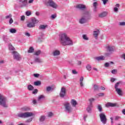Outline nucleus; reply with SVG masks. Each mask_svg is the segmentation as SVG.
<instances>
[{"label":"nucleus","instance_id":"f257e3e1","mask_svg":"<svg viewBox=\"0 0 125 125\" xmlns=\"http://www.w3.org/2000/svg\"><path fill=\"white\" fill-rule=\"evenodd\" d=\"M60 40L61 44L64 46L66 45H73L74 42L67 34L63 33L60 35Z\"/></svg>","mask_w":125,"mask_h":125},{"label":"nucleus","instance_id":"f03ea898","mask_svg":"<svg viewBox=\"0 0 125 125\" xmlns=\"http://www.w3.org/2000/svg\"><path fill=\"white\" fill-rule=\"evenodd\" d=\"M0 106H2L4 108H7L8 107L7 99L1 94H0Z\"/></svg>","mask_w":125,"mask_h":125},{"label":"nucleus","instance_id":"7ed1b4c3","mask_svg":"<svg viewBox=\"0 0 125 125\" xmlns=\"http://www.w3.org/2000/svg\"><path fill=\"white\" fill-rule=\"evenodd\" d=\"M88 20V12H86L83 14L81 18L79 19V22L80 24H84L87 22Z\"/></svg>","mask_w":125,"mask_h":125},{"label":"nucleus","instance_id":"20e7f679","mask_svg":"<svg viewBox=\"0 0 125 125\" xmlns=\"http://www.w3.org/2000/svg\"><path fill=\"white\" fill-rule=\"evenodd\" d=\"M44 4L46 5V6H50L55 9L58 7V5H57V4L54 2L52 0H45Z\"/></svg>","mask_w":125,"mask_h":125},{"label":"nucleus","instance_id":"39448f33","mask_svg":"<svg viewBox=\"0 0 125 125\" xmlns=\"http://www.w3.org/2000/svg\"><path fill=\"white\" fill-rule=\"evenodd\" d=\"M34 116V113L31 112H26L24 113H21L18 114V116L19 118H22L23 119H26L27 118H30V117H33Z\"/></svg>","mask_w":125,"mask_h":125},{"label":"nucleus","instance_id":"423d86ee","mask_svg":"<svg viewBox=\"0 0 125 125\" xmlns=\"http://www.w3.org/2000/svg\"><path fill=\"white\" fill-rule=\"evenodd\" d=\"M107 52L104 54L105 57H110L111 54L114 52V47L112 46H107L106 47Z\"/></svg>","mask_w":125,"mask_h":125},{"label":"nucleus","instance_id":"0eeeda50","mask_svg":"<svg viewBox=\"0 0 125 125\" xmlns=\"http://www.w3.org/2000/svg\"><path fill=\"white\" fill-rule=\"evenodd\" d=\"M37 23H39V21L37 19L33 18L31 19V21L27 23V27L28 28H34Z\"/></svg>","mask_w":125,"mask_h":125},{"label":"nucleus","instance_id":"6e6552de","mask_svg":"<svg viewBox=\"0 0 125 125\" xmlns=\"http://www.w3.org/2000/svg\"><path fill=\"white\" fill-rule=\"evenodd\" d=\"M99 117L101 122H102L104 125H106V124H107V117H106L105 113H104V112H101L99 114Z\"/></svg>","mask_w":125,"mask_h":125},{"label":"nucleus","instance_id":"1a4fd4ad","mask_svg":"<svg viewBox=\"0 0 125 125\" xmlns=\"http://www.w3.org/2000/svg\"><path fill=\"white\" fill-rule=\"evenodd\" d=\"M11 53L13 56L14 60H16L17 61H20L21 60V56L19 53L17 52V51H12Z\"/></svg>","mask_w":125,"mask_h":125},{"label":"nucleus","instance_id":"9d476101","mask_svg":"<svg viewBox=\"0 0 125 125\" xmlns=\"http://www.w3.org/2000/svg\"><path fill=\"white\" fill-rule=\"evenodd\" d=\"M64 108L66 113H71L73 111V108L71 106V105H70V104L68 103L64 104Z\"/></svg>","mask_w":125,"mask_h":125},{"label":"nucleus","instance_id":"9b49d317","mask_svg":"<svg viewBox=\"0 0 125 125\" xmlns=\"http://www.w3.org/2000/svg\"><path fill=\"white\" fill-rule=\"evenodd\" d=\"M59 96L61 98H64L66 96V88L64 87L61 88Z\"/></svg>","mask_w":125,"mask_h":125},{"label":"nucleus","instance_id":"f8f14e48","mask_svg":"<svg viewBox=\"0 0 125 125\" xmlns=\"http://www.w3.org/2000/svg\"><path fill=\"white\" fill-rule=\"evenodd\" d=\"M61 54V52L58 49H56L53 51L52 55L54 57L59 56Z\"/></svg>","mask_w":125,"mask_h":125},{"label":"nucleus","instance_id":"ddd939ff","mask_svg":"<svg viewBox=\"0 0 125 125\" xmlns=\"http://www.w3.org/2000/svg\"><path fill=\"white\" fill-rule=\"evenodd\" d=\"M76 8H78L80 10H84L86 8V7L83 4H78L76 5Z\"/></svg>","mask_w":125,"mask_h":125},{"label":"nucleus","instance_id":"4468645a","mask_svg":"<svg viewBox=\"0 0 125 125\" xmlns=\"http://www.w3.org/2000/svg\"><path fill=\"white\" fill-rule=\"evenodd\" d=\"M100 33V31L98 29L93 31V36L96 40H97Z\"/></svg>","mask_w":125,"mask_h":125},{"label":"nucleus","instance_id":"2eb2a0df","mask_svg":"<svg viewBox=\"0 0 125 125\" xmlns=\"http://www.w3.org/2000/svg\"><path fill=\"white\" fill-rule=\"evenodd\" d=\"M105 57L104 56H100L99 57H96L94 58V59L95 60H97V61H103L104 60H105Z\"/></svg>","mask_w":125,"mask_h":125},{"label":"nucleus","instance_id":"dca6fc26","mask_svg":"<svg viewBox=\"0 0 125 125\" xmlns=\"http://www.w3.org/2000/svg\"><path fill=\"white\" fill-rule=\"evenodd\" d=\"M115 91L119 96H123V90L121 88L116 89Z\"/></svg>","mask_w":125,"mask_h":125},{"label":"nucleus","instance_id":"f3484780","mask_svg":"<svg viewBox=\"0 0 125 125\" xmlns=\"http://www.w3.org/2000/svg\"><path fill=\"white\" fill-rule=\"evenodd\" d=\"M44 98H45V97L43 95H41L39 96L37 99V102H38L39 103H41V102L42 101V100H43Z\"/></svg>","mask_w":125,"mask_h":125},{"label":"nucleus","instance_id":"a211bd4d","mask_svg":"<svg viewBox=\"0 0 125 125\" xmlns=\"http://www.w3.org/2000/svg\"><path fill=\"white\" fill-rule=\"evenodd\" d=\"M117 106V104H114L112 103L108 102L105 104V107H116Z\"/></svg>","mask_w":125,"mask_h":125},{"label":"nucleus","instance_id":"6ab92c4d","mask_svg":"<svg viewBox=\"0 0 125 125\" xmlns=\"http://www.w3.org/2000/svg\"><path fill=\"white\" fill-rule=\"evenodd\" d=\"M107 14H108V13H107L106 12H103L99 15V17L100 18H103L104 17H106V16H107Z\"/></svg>","mask_w":125,"mask_h":125},{"label":"nucleus","instance_id":"aec40b11","mask_svg":"<svg viewBox=\"0 0 125 125\" xmlns=\"http://www.w3.org/2000/svg\"><path fill=\"white\" fill-rule=\"evenodd\" d=\"M92 104H91L90 105H89L87 108H86V111L87 113H89V114H91L92 112V108H93Z\"/></svg>","mask_w":125,"mask_h":125},{"label":"nucleus","instance_id":"412c9836","mask_svg":"<svg viewBox=\"0 0 125 125\" xmlns=\"http://www.w3.org/2000/svg\"><path fill=\"white\" fill-rule=\"evenodd\" d=\"M70 103L73 107H76V106L78 105V103L77 102V101L74 99L71 100Z\"/></svg>","mask_w":125,"mask_h":125},{"label":"nucleus","instance_id":"4be33fe9","mask_svg":"<svg viewBox=\"0 0 125 125\" xmlns=\"http://www.w3.org/2000/svg\"><path fill=\"white\" fill-rule=\"evenodd\" d=\"M83 77H81L80 79V84L81 87H83L84 86V84L83 83Z\"/></svg>","mask_w":125,"mask_h":125},{"label":"nucleus","instance_id":"5701e85b","mask_svg":"<svg viewBox=\"0 0 125 125\" xmlns=\"http://www.w3.org/2000/svg\"><path fill=\"white\" fill-rule=\"evenodd\" d=\"M20 2H21L23 6H26L28 4V0H20Z\"/></svg>","mask_w":125,"mask_h":125},{"label":"nucleus","instance_id":"b1692460","mask_svg":"<svg viewBox=\"0 0 125 125\" xmlns=\"http://www.w3.org/2000/svg\"><path fill=\"white\" fill-rule=\"evenodd\" d=\"M47 28V25H41L39 26V30H45Z\"/></svg>","mask_w":125,"mask_h":125},{"label":"nucleus","instance_id":"393cba45","mask_svg":"<svg viewBox=\"0 0 125 125\" xmlns=\"http://www.w3.org/2000/svg\"><path fill=\"white\" fill-rule=\"evenodd\" d=\"M111 64L113 65V64H114V62H106L104 63V67H105V68H108V67H110V65H111Z\"/></svg>","mask_w":125,"mask_h":125},{"label":"nucleus","instance_id":"a878e982","mask_svg":"<svg viewBox=\"0 0 125 125\" xmlns=\"http://www.w3.org/2000/svg\"><path fill=\"white\" fill-rule=\"evenodd\" d=\"M120 83H122V81H119L117 82L114 85V88L115 89H118L119 88V86H120Z\"/></svg>","mask_w":125,"mask_h":125},{"label":"nucleus","instance_id":"bb28decb","mask_svg":"<svg viewBox=\"0 0 125 125\" xmlns=\"http://www.w3.org/2000/svg\"><path fill=\"white\" fill-rule=\"evenodd\" d=\"M45 120V115H42L40 116L39 118V121L40 122H44Z\"/></svg>","mask_w":125,"mask_h":125},{"label":"nucleus","instance_id":"cd10ccee","mask_svg":"<svg viewBox=\"0 0 125 125\" xmlns=\"http://www.w3.org/2000/svg\"><path fill=\"white\" fill-rule=\"evenodd\" d=\"M93 6L94 7V11H97V2H94L93 4Z\"/></svg>","mask_w":125,"mask_h":125},{"label":"nucleus","instance_id":"c85d7f7f","mask_svg":"<svg viewBox=\"0 0 125 125\" xmlns=\"http://www.w3.org/2000/svg\"><path fill=\"white\" fill-rule=\"evenodd\" d=\"M27 89L29 90V91H32L34 90V86H33V85L31 84L28 85Z\"/></svg>","mask_w":125,"mask_h":125},{"label":"nucleus","instance_id":"c756f323","mask_svg":"<svg viewBox=\"0 0 125 125\" xmlns=\"http://www.w3.org/2000/svg\"><path fill=\"white\" fill-rule=\"evenodd\" d=\"M34 84L36 86H39V85H41V84H42V82L40 81H38L35 82L34 83Z\"/></svg>","mask_w":125,"mask_h":125},{"label":"nucleus","instance_id":"7c9ffc66","mask_svg":"<svg viewBox=\"0 0 125 125\" xmlns=\"http://www.w3.org/2000/svg\"><path fill=\"white\" fill-rule=\"evenodd\" d=\"M97 109H98L99 112H102L103 109L102 108V106L101 104H98Z\"/></svg>","mask_w":125,"mask_h":125},{"label":"nucleus","instance_id":"2f4dec72","mask_svg":"<svg viewBox=\"0 0 125 125\" xmlns=\"http://www.w3.org/2000/svg\"><path fill=\"white\" fill-rule=\"evenodd\" d=\"M35 61L37 63H42V60L39 58H36L35 59Z\"/></svg>","mask_w":125,"mask_h":125},{"label":"nucleus","instance_id":"473e14b6","mask_svg":"<svg viewBox=\"0 0 125 125\" xmlns=\"http://www.w3.org/2000/svg\"><path fill=\"white\" fill-rule=\"evenodd\" d=\"M9 49L12 51H15V48L11 44L9 45Z\"/></svg>","mask_w":125,"mask_h":125},{"label":"nucleus","instance_id":"72a5a7b5","mask_svg":"<svg viewBox=\"0 0 125 125\" xmlns=\"http://www.w3.org/2000/svg\"><path fill=\"white\" fill-rule=\"evenodd\" d=\"M34 51H35V50L34 49V48L33 47H30L29 48V49L28 50V53H32L34 52Z\"/></svg>","mask_w":125,"mask_h":125},{"label":"nucleus","instance_id":"f704fd0d","mask_svg":"<svg viewBox=\"0 0 125 125\" xmlns=\"http://www.w3.org/2000/svg\"><path fill=\"white\" fill-rule=\"evenodd\" d=\"M11 18H12V15L11 14L5 16V19H10Z\"/></svg>","mask_w":125,"mask_h":125},{"label":"nucleus","instance_id":"c9c22d12","mask_svg":"<svg viewBox=\"0 0 125 125\" xmlns=\"http://www.w3.org/2000/svg\"><path fill=\"white\" fill-rule=\"evenodd\" d=\"M10 33H11V34H15V33H16V29H15V28L10 29Z\"/></svg>","mask_w":125,"mask_h":125},{"label":"nucleus","instance_id":"e433bc0d","mask_svg":"<svg viewBox=\"0 0 125 125\" xmlns=\"http://www.w3.org/2000/svg\"><path fill=\"white\" fill-rule=\"evenodd\" d=\"M22 110L24 111H30V108L27 106H25L22 108Z\"/></svg>","mask_w":125,"mask_h":125},{"label":"nucleus","instance_id":"4c0bfd02","mask_svg":"<svg viewBox=\"0 0 125 125\" xmlns=\"http://www.w3.org/2000/svg\"><path fill=\"white\" fill-rule=\"evenodd\" d=\"M86 68L88 71H91L92 69L91 65H90V64H87L86 66Z\"/></svg>","mask_w":125,"mask_h":125},{"label":"nucleus","instance_id":"58836bf2","mask_svg":"<svg viewBox=\"0 0 125 125\" xmlns=\"http://www.w3.org/2000/svg\"><path fill=\"white\" fill-rule=\"evenodd\" d=\"M47 117H48L49 118H51L52 117H53V113H52V112H48Z\"/></svg>","mask_w":125,"mask_h":125},{"label":"nucleus","instance_id":"ea45409f","mask_svg":"<svg viewBox=\"0 0 125 125\" xmlns=\"http://www.w3.org/2000/svg\"><path fill=\"white\" fill-rule=\"evenodd\" d=\"M93 87L94 90H99V87L97 84H94Z\"/></svg>","mask_w":125,"mask_h":125},{"label":"nucleus","instance_id":"a19ab883","mask_svg":"<svg viewBox=\"0 0 125 125\" xmlns=\"http://www.w3.org/2000/svg\"><path fill=\"white\" fill-rule=\"evenodd\" d=\"M51 90H52V87L51 86H48L46 87V91L47 92H49V91H51Z\"/></svg>","mask_w":125,"mask_h":125},{"label":"nucleus","instance_id":"79ce46f5","mask_svg":"<svg viewBox=\"0 0 125 125\" xmlns=\"http://www.w3.org/2000/svg\"><path fill=\"white\" fill-rule=\"evenodd\" d=\"M83 40H85V41H88V37L86 36V35H83Z\"/></svg>","mask_w":125,"mask_h":125},{"label":"nucleus","instance_id":"37998d69","mask_svg":"<svg viewBox=\"0 0 125 125\" xmlns=\"http://www.w3.org/2000/svg\"><path fill=\"white\" fill-rule=\"evenodd\" d=\"M111 73L113 74V75H116V74H117V73H118V70L117 69H113L111 71Z\"/></svg>","mask_w":125,"mask_h":125},{"label":"nucleus","instance_id":"c03bdc74","mask_svg":"<svg viewBox=\"0 0 125 125\" xmlns=\"http://www.w3.org/2000/svg\"><path fill=\"white\" fill-rule=\"evenodd\" d=\"M3 40L6 42H9V39H8L6 36H4Z\"/></svg>","mask_w":125,"mask_h":125},{"label":"nucleus","instance_id":"a18cd8bd","mask_svg":"<svg viewBox=\"0 0 125 125\" xmlns=\"http://www.w3.org/2000/svg\"><path fill=\"white\" fill-rule=\"evenodd\" d=\"M41 53H42V51H41V50H38L35 53V55L38 56L40 55Z\"/></svg>","mask_w":125,"mask_h":125},{"label":"nucleus","instance_id":"49530a36","mask_svg":"<svg viewBox=\"0 0 125 125\" xmlns=\"http://www.w3.org/2000/svg\"><path fill=\"white\" fill-rule=\"evenodd\" d=\"M97 95L99 96V97H103V96L105 95V94H104V93H99Z\"/></svg>","mask_w":125,"mask_h":125},{"label":"nucleus","instance_id":"de8ad7c7","mask_svg":"<svg viewBox=\"0 0 125 125\" xmlns=\"http://www.w3.org/2000/svg\"><path fill=\"white\" fill-rule=\"evenodd\" d=\"M95 100V99L93 98L89 99V101L91 104V105H92L91 104H92V103L93 102V101H94Z\"/></svg>","mask_w":125,"mask_h":125},{"label":"nucleus","instance_id":"09e8293b","mask_svg":"<svg viewBox=\"0 0 125 125\" xmlns=\"http://www.w3.org/2000/svg\"><path fill=\"white\" fill-rule=\"evenodd\" d=\"M12 23H13V19H12V18H11V19H10L9 20V24L10 25H11Z\"/></svg>","mask_w":125,"mask_h":125},{"label":"nucleus","instance_id":"8fccbe9b","mask_svg":"<svg viewBox=\"0 0 125 125\" xmlns=\"http://www.w3.org/2000/svg\"><path fill=\"white\" fill-rule=\"evenodd\" d=\"M33 121V118H30L26 120L25 123H31Z\"/></svg>","mask_w":125,"mask_h":125},{"label":"nucleus","instance_id":"3c124183","mask_svg":"<svg viewBox=\"0 0 125 125\" xmlns=\"http://www.w3.org/2000/svg\"><path fill=\"white\" fill-rule=\"evenodd\" d=\"M34 77H35V78H39L40 77V74H38V73H34L33 74Z\"/></svg>","mask_w":125,"mask_h":125},{"label":"nucleus","instance_id":"603ef678","mask_svg":"<svg viewBox=\"0 0 125 125\" xmlns=\"http://www.w3.org/2000/svg\"><path fill=\"white\" fill-rule=\"evenodd\" d=\"M31 14H32V13H31V12L27 11L26 12V15L27 16H30V15H31Z\"/></svg>","mask_w":125,"mask_h":125},{"label":"nucleus","instance_id":"864d4df0","mask_svg":"<svg viewBox=\"0 0 125 125\" xmlns=\"http://www.w3.org/2000/svg\"><path fill=\"white\" fill-rule=\"evenodd\" d=\"M88 115L87 114H84L83 116V120L84 122H86V118H87Z\"/></svg>","mask_w":125,"mask_h":125},{"label":"nucleus","instance_id":"5fc2aeb1","mask_svg":"<svg viewBox=\"0 0 125 125\" xmlns=\"http://www.w3.org/2000/svg\"><path fill=\"white\" fill-rule=\"evenodd\" d=\"M114 12H118L119 11V8L118 7H115L113 8Z\"/></svg>","mask_w":125,"mask_h":125},{"label":"nucleus","instance_id":"6e6d98bb","mask_svg":"<svg viewBox=\"0 0 125 125\" xmlns=\"http://www.w3.org/2000/svg\"><path fill=\"white\" fill-rule=\"evenodd\" d=\"M72 74H73V75H77L78 72H77L76 70H72Z\"/></svg>","mask_w":125,"mask_h":125},{"label":"nucleus","instance_id":"4d7b16f0","mask_svg":"<svg viewBox=\"0 0 125 125\" xmlns=\"http://www.w3.org/2000/svg\"><path fill=\"white\" fill-rule=\"evenodd\" d=\"M32 93L33 94H37V93H38V89H35L33 92Z\"/></svg>","mask_w":125,"mask_h":125},{"label":"nucleus","instance_id":"13d9d810","mask_svg":"<svg viewBox=\"0 0 125 125\" xmlns=\"http://www.w3.org/2000/svg\"><path fill=\"white\" fill-rule=\"evenodd\" d=\"M121 119V117L120 116H115V121H118V120H120Z\"/></svg>","mask_w":125,"mask_h":125},{"label":"nucleus","instance_id":"bf43d9fd","mask_svg":"<svg viewBox=\"0 0 125 125\" xmlns=\"http://www.w3.org/2000/svg\"><path fill=\"white\" fill-rule=\"evenodd\" d=\"M120 26H125V22H121L119 23Z\"/></svg>","mask_w":125,"mask_h":125},{"label":"nucleus","instance_id":"052dcab7","mask_svg":"<svg viewBox=\"0 0 125 125\" xmlns=\"http://www.w3.org/2000/svg\"><path fill=\"white\" fill-rule=\"evenodd\" d=\"M110 120H111V124L113 125L114 124V119L113 117L110 118Z\"/></svg>","mask_w":125,"mask_h":125},{"label":"nucleus","instance_id":"680f3d73","mask_svg":"<svg viewBox=\"0 0 125 125\" xmlns=\"http://www.w3.org/2000/svg\"><path fill=\"white\" fill-rule=\"evenodd\" d=\"M102 0V1H103L104 4L105 5V4H106V3H107L108 0Z\"/></svg>","mask_w":125,"mask_h":125},{"label":"nucleus","instance_id":"e2e57ef3","mask_svg":"<svg viewBox=\"0 0 125 125\" xmlns=\"http://www.w3.org/2000/svg\"><path fill=\"white\" fill-rule=\"evenodd\" d=\"M51 18L52 19H55L56 18V15H52Z\"/></svg>","mask_w":125,"mask_h":125},{"label":"nucleus","instance_id":"0e129e2a","mask_svg":"<svg viewBox=\"0 0 125 125\" xmlns=\"http://www.w3.org/2000/svg\"><path fill=\"white\" fill-rule=\"evenodd\" d=\"M25 35L27 37H30L31 36L30 33H29L28 32H25Z\"/></svg>","mask_w":125,"mask_h":125},{"label":"nucleus","instance_id":"69168bd1","mask_svg":"<svg viewBox=\"0 0 125 125\" xmlns=\"http://www.w3.org/2000/svg\"><path fill=\"white\" fill-rule=\"evenodd\" d=\"M21 21H24L25 20V16H22L21 17Z\"/></svg>","mask_w":125,"mask_h":125},{"label":"nucleus","instance_id":"338daca9","mask_svg":"<svg viewBox=\"0 0 125 125\" xmlns=\"http://www.w3.org/2000/svg\"><path fill=\"white\" fill-rule=\"evenodd\" d=\"M121 58H122L123 59H124V60H125V54H123L121 55Z\"/></svg>","mask_w":125,"mask_h":125},{"label":"nucleus","instance_id":"774afa93","mask_svg":"<svg viewBox=\"0 0 125 125\" xmlns=\"http://www.w3.org/2000/svg\"><path fill=\"white\" fill-rule=\"evenodd\" d=\"M33 104H36L37 103H39V102H38V101H37V100H34L33 101Z\"/></svg>","mask_w":125,"mask_h":125}]
</instances>
